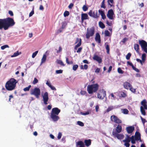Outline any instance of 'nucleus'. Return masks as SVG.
Returning a JSON list of instances; mask_svg holds the SVG:
<instances>
[{
    "label": "nucleus",
    "instance_id": "obj_1",
    "mask_svg": "<svg viewBox=\"0 0 147 147\" xmlns=\"http://www.w3.org/2000/svg\"><path fill=\"white\" fill-rule=\"evenodd\" d=\"M15 24L13 19L9 17L0 19V29L3 28L5 30H7L9 27L13 26Z\"/></svg>",
    "mask_w": 147,
    "mask_h": 147
},
{
    "label": "nucleus",
    "instance_id": "obj_2",
    "mask_svg": "<svg viewBox=\"0 0 147 147\" xmlns=\"http://www.w3.org/2000/svg\"><path fill=\"white\" fill-rule=\"evenodd\" d=\"M18 81L13 78H11L7 81L5 85L6 90L8 91H11L14 90L16 86V84Z\"/></svg>",
    "mask_w": 147,
    "mask_h": 147
},
{
    "label": "nucleus",
    "instance_id": "obj_3",
    "mask_svg": "<svg viewBox=\"0 0 147 147\" xmlns=\"http://www.w3.org/2000/svg\"><path fill=\"white\" fill-rule=\"evenodd\" d=\"M111 121L115 123L119 124L122 123V121L119 119L116 116L113 115H111L110 117ZM122 130V127L119 124L118 125L116 128V130L117 133H120Z\"/></svg>",
    "mask_w": 147,
    "mask_h": 147
},
{
    "label": "nucleus",
    "instance_id": "obj_4",
    "mask_svg": "<svg viewBox=\"0 0 147 147\" xmlns=\"http://www.w3.org/2000/svg\"><path fill=\"white\" fill-rule=\"evenodd\" d=\"M60 111V110L57 107H55L52 109L50 113V116L53 121H56L59 120V118L58 115Z\"/></svg>",
    "mask_w": 147,
    "mask_h": 147
},
{
    "label": "nucleus",
    "instance_id": "obj_5",
    "mask_svg": "<svg viewBox=\"0 0 147 147\" xmlns=\"http://www.w3.org/2000/svg\"><path fill=\"white\" fill-rule=\"evenodd\" d=\"M99 85L97 83L88 85L87 86V90L88 93L92 94L96 92L98 90Z\"/></svg>",
    "mask_w": 147,
    "mask_h": 147
},
{
    "label": "nucleus",
    "instance_id": "obj_6",
    "mask_svg": "<svg viewBox=\"0 0 147 147\" xmlns=\"http://www.w3.org/2000/svg\"><path fill=\"white\" fill-rule=\"evenodd\" d=\"M40 93V89L36 87L30 90V94L31 95H34L37 98H39Z\"/></svg>",
    "mask_w": 147,
    "mask_h": 147
},
{
    "label": "nucleus",
    "instance_id": "obj_7",
    "mask_svg": "<svg viewBox=\"0 0 147 147\" xmlns=\"http://www.w3.org/2000/svg\"><path fill=\"white\" fill-rule=\"evenodd\" d=\"M140 45L142 50L145 53H147V42L145 40H142L138 41Z\"/></svg>",
    "mask_w": 147,
    "mask_h": 147
},
{
    "label": "nucleus",
    "instance_id": "obj_8",
    "mask_svg": "<svg viewBox=\"0 0 147 147\" xmlns=\"http://www.w3.org/2000/svg\"><path fill=\"white\" fill-rule=\"evenodd\" d=\"M95 32V29L94 27H92L90 28H87L86 34V38L89 39L90 36H93Z\"/></svg>",
    "mask_w": 147,
    "mask_h": 147
},
{
    "label": "nucleus",
    "instance_id": "obj_9",
    "mask_svg": "<svg viewBox=\"0 0 147 147\" xmlns=\"http://www.w3.org/2000/svg\"><path fill=\"white\" fill-rule=\"evenodd\" d=\"M106 96V92L102 89L97 93V97L100 99H103Z\"/></svg>",
    "mask_w": 147,
    "mask_h": 147
},
{
    "label": "nucleus",
    "instance_id": "obj_10",
    "mask_svg": "<svg viewBox=\"0 0 147 147\" xmlns=\"http://www.w3.org/2000/svg\"><path fill=\"white\" fill-rule=\"evenodd\" d=\"M44 103L45 105L47 104V102L49 100L48 93L47 92H45L43 95H42Z\"/></svg>",
    "mask_w": 147,
    "mask_h": 147
},
{
    "label": "nucleus",
    "instance_id": "obj_11",
    "mask_svg": "<svg viewBox=\"0 0 147 147\" xmlns=\"http://www.w3.org/2000/svg\"><path fill=\"white\" fill-rule=\"evenodd\" d=\"M114 13L112 9H111L108 10L107 16V17L110 20H113V16Z\"/></svg>",
    "mask_w": 147,
    "mask_h": 147
},
{
    "label": "nucleus",
    "instance_id": "obj_12",
    "mask_svg": "<svg viewBox=\"0 0 147 147\" xmlns=\"http://www.w3.org/2000/svg\"><path fill=\"white\" fill-rule=\"evenodd\" d=\"M118 133L115 131H113L112 132V135L115 138L116 137L118 139H121L123 138L124 135L123 134H118Z\"/></svg>",
    "mask_w": 147,
    "mask_h": 147
},
{
    "label": "nucleus",
    "instance_id": "obj_13",
    "mask_svg": "<svg viewBox=\"0 0 147 147\" xmlns=\"http://www.w3.org/2000/svg\"><path fill=\"white\" fill-rule=\"evenodd\" d=\"M78 42V43L74 47V49L75 50H77V48L79 47L81 45L82 43V40L81 38H76V40L75 44L77 43Z\"/></svg>",
    "mask_w": 147,
    "mask_h": 147
},
{
    "label": "nucleus",
    "instance_id": "obj_14",
    "mask_svg": "<svg viewBox=\"0 0 147 147\" xmlns=\"http://www.w3.org/2000/svg\"><path fill=\"white\" fill-rule=\"evenodd\" d=\"M88 14L90 16L94 18H97L98 17L97 11L96 12H92V11L91 10L88 12Z\"/></svg>",
    "mask_w": 147,
    "mask_h": 147
},
{
    "label": "nucleus",
    "instance_id": "obj_15",
    "mask_svg": "<svg viewBox=\"0 0 147 147\" xmlns=\"http://www.w3.org/2000/svg\"><path fill=\"white\" fill-rule=\"evenodd\" d=\"M135 129V127L133 126H129L126 128V130L128 133L131 134Z\"/></svg>",
    "mask_w": 147,
    "mask_h": 147
},
{
    "label": "nucleus",
    "instance_id": "obj_16",
    "mask_svg": "<svg viewBox=\"0 0 147 147\" xmlns=\"http://www.w3.org/2000/svg\"><path fill=\"white\" fill-rule=\"evenodd\" d=\"M92 58L93 60L96 61L99 63H101L102 61L101 58L96 55H94Z\"/></svg>",
    "mask_w": 147,
    "mask_h": 147
},
{
    "label": "nucleus",
    "instance_id": "obj_17",
    "mask_svg": "<svg viewBox=\"0 0 147 147\" xmlns=\"http://www.w3.org/2000/svg\"><path fill=\"white\" fill-rule=\"evenodd\" d=\"M89 18L88 14L86 13H82L81 14V21L83 23L84 20L89 19Z\"/></svg>",
    "mask_w": 147,
    "mask_h": 147
},
{
    "label": "nucleus",
    "instance_id": "obj_18",
    "mask_svg": "<svg viewBox=\"0 0 147 147\" xmlns=\"http://www.w3.org/2000/svg\"><path fill=\"white\" fill-rule=\"evenodd\" d=\"M132 85L129 82H125L123 84L124 88L127 90H128Z\"/></svg>",
    "mask_w": 147,
    "mask_h": 147
},
{
    "label": "nucleus",
    "instance_id": "obj_19",
    "mask_svg": "<svg viewBox=\"0 0 147 147\" xmlns=\"http://www.w3.org/2000/svg\"><path fill=\"white\" fill-rule=\"evenodd\" d=\"M135 138L136 140H139L141 141V135L140 133L138 131H136L135 134Z\"/></svg>",
    "mask_w": 147,
    "mask_h": 147
},
{
    "label": "nucleus",
    "instance_id": "obj_20",
    "mask_svg": "<svg viewBox=\"0 0 147 147\" xmlns=\"http://www.w3.org/2000/svg\"><path fill=\"white\" fill-rule=\"evenodd\" d=\"M127 65L131 66L133 69L136 71V72H139V69H138L136 68V67H134L132 63L128 61H127Z\"/></svg>",
    "mask_w": 147,
    "mask_h": 147
},
{
    "label": "nucleus",
    "instance_id": "obj_21",
    "mask_svg": "<svg viewBox=\"0 0 147 147\" xmlns=\"http://www.w3.org/2000/svg\"><path fill=\"white\" fill-rule=\"evenodd\" d=\"M95 40L98 43H100L101 42L100 37L99 34L97 33L96 34L95 37Z\"/></svg>",
    "mask_w": 147,
    "mask_h": 147
},
{
    "label": "nucleus",
    "instance_id": "obj_22",
    "mask_svg": "<svg viewBox=\"0 0 147 147\" xmlns=\"http://www.w3.org/2000/svg\"><path fill=\"white\" fill-rule=\"evenodd\" d=\"M76 147H85L83 142L81 141L78 142L76 143Z\"/></svg>",
    "mask_w": 147,
    "mask_h": 147
},
{
    "label": "nucleus",
    "instance_id": "obj_23",
    "mask_svg": "<svg viewBox=\"0 0 147 147\" xmlns=\"http://www.w3.org/2000/svg\"><path fill=\"white\" fill-rule=\"evenodd\" d=\"M147 101L145 99L143 100L141 102V104L145 110H147Z\"/></svg>",
    "mask_w": 147,
    "mask_h": 147
},
{
    "label": "nucleus",
    "instance_id": "obj_24",
    "mask_svg": "<svg viewBox=\"0 0 147 147\" xmlns=\"http://www.w3.org/2000/svg\"><path fill=\"white\" fill-rule=\"evenodd\" d=\"M98 12L100 14L102 19L104 20L106 18V16L105 15L103 11L101 10H99Z\"/></svg>",
    "mask_w": 147,
    "mask_h": 147
},
{
    "label": "nucleus",
    "instance_id": "obj_25",
    "mask_svg": "<svg viewBox=\"0 0 147 147\" xmlns=\"http://www.w3.org/2000/svg\"><path fill=\"white\" fill-rule=\"evenodd\" d=\"M134 48L136 51L138 53H139V46L137 44H135L134 45Z\"/></svg>",
    "mask_w": 147,
    "mask_h": 147
},
{
    "label": "nucleus",
    "instance_id": "obj_26",
    "mask_svg": "<svg viewBox=\"0 0 147 147\" xmlns=\"http://www.w3.org/2000/svg\"><path fill=\"white\" fill-rule=\"evenodd\" d=\"M84 143L86 146L88 147L91 145V140L90 139L85 140L84 141Z\"/></svg>",
    "mask_w": 147,
    "mask_h": 147
},
{
    "label": "nucleus",
    "instance_id": "obj_27",
    "mask_svg": "<svg viewBox=\"0 0 147 147\" xmlns=\"http://www.w3.org/2000/svg\"><path fill=\"white\" fill-rule=\"evenodd\" d=\"M140 111L142 114L143 115H146V113L145 112L144 108L142 106L140 107Z\"/></svg>",
    "mask_w": 147,
    "mask_h": 147
},
{
    "label": "nucleus",
    "instance_id": "obj_28",
    "mask_svg": "<svg viewBox=\"0 0 147 147\" xmlns=\"http://www.w3.org/2000/svg\"><path fill=\"white\" fill-rule=\"evenodd\" d=\"M115 108V107L113 106H111L108 107L107 109L106 110V113H108L110 111L112 110Z\"/></svg>",
    "mask_w": 147,
    "mask_h": 147
},
{
    "label": "nucleus",
    "instance_id": "obj_29",
    "mask_svg": "<svg viewBox=\"0 0 147 147\" xmlns=\"http://www.w3.org/2000/svg\"><path fill=\"white\" fill-rule=\"evenodd\" d=\"M105 46L106 49L107 50V53L108 54L109 53L110 48L109 45L107 43H106L105 44Z\"/></svg>",
    "mask_w": 147,
    "mask_h": 147
},
{
    "label": "nucleus",
    "instance_id": "obj_30",
    "mask_svg": "<svg viewBox=\"0 0 147 147\" xmlns=\"http://www.w3.org/2000/svg\"><path fill=\"white\" fill-rule=\"evenodd\" d=\"M47 56L45 54L43 55L42 58L41 59V64H42L43 63H44L46 59Z\"/></svg>",
    "mask_w": 147,
    "mask_h": 147
},
{
    "label": "nucleus",
    "instance_id": "obj_31",
    "mask_svg": "<svg viewBox=\"0 0 147 147\" xmlns=\"http://www.w3.org/2000/svg\"><path fill=\"white\" fill-rule=\"evenodd\" d=\"M146 54L145 53H143L142 55L141 58L142 60L143 63H144L146 60Z\"/></svg>",
    "mask_w": 147,
    "mask_h": 147
},
{
    "label": "nucleus",
    "instance_id": "obj_32",
    "mask_svg": "<svg viewBox=\"0 0 147 147\" xmlns=\"http://www.w3.org/2000/svg\"><path fill=\"white\" fill-rule=\"evenodd\" d=\"M21 53V52H19L18 51H17L16 52L14 53L11 56V57H14L18 56Z\"/></svg>",
    "mask_w": 147,
    "mask_h": 147
},
{
    "label": "nucleus",
    "instance_id": "obj_33",
    "mask_svg": "<svg viewBox=\"0 0 147 147\" xmlns=\"http://www.w3.org/2000/svg\"><path fill=\"white\" fill-rule=\"evenodd\" d=\"M99 27L103 29L105 27V26L104 24L101 21H100L99 22Z\"/></svg>",
    "mask_w": 147,
    "mask_h": 147
},
{
    "label": "nucleus",
    "instance_id": "obj_34",
    "mask_svg": "<svg viewBox=\"0 0 147 147\" xmlns=\"http://www.w3.org/2000/svg\"><path fill=\"white\" fill-rule=\"evenodd\" d=\"M120 94L121 97L123 98L127 96L126 93L122 91L120 92Z\"/></svg>",
    "mask_w": 147,
    "mask_h": 147
},
{
    "label": "nucleus",
    "instance_id": "obj_35",
    "mask_svg": "<svg viewBox=\"0 0 147 147\" xmlns=\"http://www.w3.org/2000/svg\"><path fill=\"white\" fill-rule=\"evenodd\" d=\"M127 137L125 140H123V142H129L131 141V138L129 137L128 135H127Z\"/></svg>",
    "mask_w": 147,
    "mask_h": 147
},
{
    "label": "nucleus",
    "instance_id": "obj_36",
    "mask_svg": "<svg viewBox=\"0 0 147 147\" xmlns=\"http://www.w3.org/2000/svg\"><path fill=\"white\" fill-rule=\"evenodd\" d=\"M67 25V23L65 21L63 22H62V25L61 28L62 29L65 28Z\"/></svg>",
    "mask_w": 147,
    "mask_h": 147
},
{
    "label": "nucleus",
    "instance_id": "obj_37",
    "mask_svg": "<svg viewBox=\"0 0 147 147\" xmlns=\"http://www.w3.org/2000/svg\"><path fill=\"white\" fill-rule=\"evenodd\" d=\"M105 0H103L101 3L100 7L102 8H103L104 9H105L106 7L105 4Z\"/></svg>",
    "mask_w": 147,
    "mask_h": 147
},
{
    "label": "nucleus",
    "instance_id": "obj_38",
    "mask_svg": "<svg viewBox=\"0 0 147 147\" xmlns=\"http://www.w3.org/2000/svg\"><path fill=\"white\" fill-rule=\"evenodd\" d=\"M57 63L58 64H60L62 66H65V65L63 63L62 61L60 60H57Z\"/></svg>",
    "mask_w": 147,
    "mask_h": 147
},
{
    "label": "nucleus",
    "instance_id": "obj_39",
    "mask_svg": "<svg viewBox=\"0 0 147 147\" xmlns=\"http://www.w3.org/2000/svg\"><path fill=\"white\" fill-rule=\"evenodd\" d=\"M107 2L108 4L110 5L111 7L113 6V0H108Z\"/></svg>",
    "mask_w": 147,
    "mask_h": 147
},
{
    "label": "nucleus",
    "instance_id": "obj_40",
    "mask_svg": "<svg viewBox=\"0 0 147 147\" xmlns=\"http://www.w3.org/2000/svg\"><path fill=\"white\" fill-rule=\"evenodd\" d=\"M66 63L68 64H71L73 63V62L72 61H69L68 58L67 57H66Z\"/></svg>",
    "mask_w": 147,
    "mask_h": 147
},
{
    "label": "nucleus",
    "instance_id": "obj_41",
    "mask_svg": "<svg viewBox=\"0 0 147 147\" xmlns=\"http://www.w3.org/2000/svg\"><path fill=\"white\" fill-rule=\"evenodd\" d=\"M31 87V85H30L26 87L23 89V90L24 91H28L30 90V88Z\"/></svg>",
    "mask_w": 147,
    "mask_h": 147
},
{
    "label": "nucleus",
    "instance_id": "obj_42",
    "mask_svg": "<svg viewBox=\"0 0 147 147\" xmlns=\"http://www.w3.org/2000/svg\"><path fill=\"white\" fill-rule=\"evenodd\" d=\"M131 142L133 144H134L135 143V139L134 138V136H132L131 138Z\"/></svg>",
    "mask_w": 147,
    "mask_h": 147
},
{
    "label": "nucleus",
    "instance_id": "obj_43",
    "mask_svg": "<svg viewBox=\"0 0 147 147\" xmlns=\"http://www.w3.org/2000/svg\"><path fill=\"white\" fill-rule=\"evenodd\" d=\"M118 72L119 74H123L124 71H123L120 67H119L117 69Z\"/></svg>",
    "mask_w": 147,
    "mask_h": 147
},
{
    "label": "nucleus",
    "instance_id": "obj_44",
    "mask_svg": "<svg viewBox=\"0 0 147 147\" xmlns=\"http://www.w3.org/2000/svg\"><path fill=\"white\" fill-rule=\"evenodd\" d=\"M78 67V65L75 64L74 65L73 67V69L74 71H76Z\"/></svg>",
    "mask_w": 147,
    "mask_h": 147
},
{
    "label": "nucleus",
    "instance_id": "obj_45",
    "mask_svg": "<svg viewBox=\"0 0 147 147\" xmlns=\"http://www.w3.org/2000/svg\"><path fill=\"white\" fill-rule=\"evenodd\" d=\"M129 89L131 92L133 93H135L136 92V89L133 88L132 86Z\"/></svg>",
    "mask_w": 147,
    "mask_h": 147
},
{
    "label": "nucleus",
    "instance_id": "obj_46",
    "mask_svg": "<svg viewBox=\"0 0 147 147\" xmlns=\"http://www.w3.org/2000/svg\"><path fill=\"white\" fill-rule=\"evenodd\" d=\"M69 12L67 11H65L63 15L64 17H66L68 16L69 15Z\"/></svg>",
    "mask_w": 147,
    "mask_h": 147
},
{
    "label": "nucleus",
    "instance_id": "obj_47",
    "mask_svg": "<svg viewBox=\"0 0 147 147\" xmlns=\"http://www.w3.org/2000/svg\"><path fill=\"white\" fill-rule=\"evenodd\" d=\"M38 52V51H35L34 53H33L32 55V58H34L37 54Z\"/></svg>",
    "mask_w": 147,
    "mask_h": 147
},
{
    "label": "nucleus",
    "instance_id": "obj_48",
    "mask_svg": "<svg viewBox=\"0 0 147 147\" xmlns=\"http://www.w3.org/2000/svg\"><path fill=\"white\" fill-rule=\"evenodd\" d=\"M123 113L124 114H127L128 113V110L127 109H123Z\"/></svg>",
    "mask_w": 147,
    "mask_h": 147
},
{
    "label": "nucleus",
    "instance_id": "obj_49",
    "mask_svg": "<svg viewBox=\"0 0 147 147\" xmlns=\"http://www.w3.org/2000/svg\"><path fill=\"white\" fill-rule=\"evenodd\" d=\"M128 40V38H125L123 39L121 41V42L123 44Z\"/></svg>",
    "mask_w": 147,
    "mask_h": 147
},
{
    "label": "nucleus",
    "instance_id": "obj_50",
    "mask_svg": "<svg viewBox=\"0 0 147 147\" xmlns=\"http://www.w3.org/2000/svg\"><path fill=\"white\" fill-rule=\"evenodd\" d=\"M131 56V54L130 53H128L126 56V59L127 60L129 59Z\"/></svg>",
    "mask_w": 147,
    "mask_h": 147
},
{
    "label": "nucleus",
    "instance_id": "obj_51",
    "mask_svg": "<svg viewBox=\"0 0 147 147\" xmlns=\"http://www.w3.org/2000/svg\"><path fill=\"white\" fill-rule=\"evenodd\" d=\"M110 32L107 30H105V36H110Z\"/></svg>",
    "mask_w": 147,
    "mask_h": 147
},
{
    "label": "nucleus",
    "instance_id": "obj_52",
    "mask_svg": "<svg viewBox=\"0 0 147 147\" xmlns=\"http://www.w3.org/2000/svg\"><path fill=\"white\" fill-rule=\"evenodd\" d=\"M77 124L81 126H83L84 125V123L82 122L79 121L77 122Z\"/></svg>",
    "mask_w": 147,
    "mask_h": 147
},
{
    "label": "nucleus",
    "instance_id": "obj_53",
    "mask_svg": "<svg viewBox=\"0 0 147 147\" xmlns=\"http://www.w3.org/2000/svg\"><path fill=\"white\" fill-rule=\"evenodd\" d=\"M9 46L8 45H3V46H2L1 47V49L2 50H4L6 48H9Z\"/></svg>",
    "mask_w": 147,
    "mask_h": 147
},
{
    "label": "nucleus",
    "instance_id": "obj_54",
    "mask_svg": "<svg viewBox=\"0 0 147 147\" xmlns=\"http://www.w3.org/2000/svg\"><path fill=\"white\" fill-rule=\"evenodd\" d=\"M83 10L84 11H86L88 9V7L85 5H84L82 7Z\"/></svg>",
    "mask_w": 147,
    "mask_h": 147
},
{
    "label": "nucleus",
    "instance_id": "obj_55",
    "mask_svg": "<svg viewBox=\"0 0 147 147\" xmlns=\"http://www.w3.org/2000/svg\"><path fill=\"white\" fill-rule=\"evenodd\" d=\"M125 142L124 145L126 147H129L130 146V144L129 142Z\"/></svg>",
    "mask_w": 147,
    "mask_h": 147
},
{
    "label": "nucleus",
    "instance_id": "obj_56",
    "mask_svg": "<svg viewBox=\"0 0 147 147\" xmlns=\"http://www.w3.org/2000/svg\"><path fill=\"white\" fill-rule=\"evenodd\" d=\"M38 81L37 79L34 78V80L33 81L32 83L34 84H36L38 82Z\"/></svg>",
    "mask_w": 147,
    "mask_h": 147
},
{
    "label": "nucleus",
    "instance_id": "obj_57",
    "mask_svg": "<svg viewBox=\"0 0 147 147\" xmlns=\"http://www.w3.org/2000/svg\"><path fill=\"white\" fill-rule=\"evenodd\" d=\"M80 114L82 115H88L89 114V112L88 111H87L85 113L81 112Z\"/></svg>",
    "mask_w": 147,
    "mask_h": 147
},
{
    "label": "nucleus",
    "instance_id": "obj_58",
    "mask_svg": "<svg viewBox=\"0 0 147 147\" xmlns=\"http://www.w3.org/2000/svg\"><path fill=\"white\" fill-rule=\"evenodd\" d=\"M106 24L109 26H112V24L111 22H109L107 20H106Z\"/></svg>",
    "mask_w": 147,
    "mask_h": 147
},
{
    "label": "nucleus",
    "instance_id": "obj_59",
    "mask_svg": "<svg viewBox=\"0 0 147 147\" xmlns=\"http://www.w3.org/2000/svg\"><path fill=\"white\" fill-rule=\"evenodd\" d=\"M63 72V70L61 69L57 70L56 71V73L57 74H61Z\"/></svg>",
    "mask_w": 147,
    "mask_h": 147
},
{
    "label": "nucleus",
    "instance_id": "obj_60",
    "mask_svg": "<svg viewBox=\"0 0 147 147\" xmlns=\"http://www.w3.org/2000/svg\"><path fill=\"white\" fill-rule=\"evenodd\" d=\"M140 118L142 120L143 123L144 124L146 122V120L145 119L143 118L141 116H140Z\"/></svg>",
    "mask_w": 147,
    "mask_h": 147
},
{
    "label": "nucleus",
    "instance_id": "obj_61",
    "mask_svg": "<svg viewBox=\"0 0 147 147\" xmlns=\"http://www.w3.org/2000/svg\"><path fill=\"white\" fill-rule=\"evenodd\" d=\"M80 93L81 95H84L86 94V92L85 91L81 90L80 92Z\"/></svg>",
    "mask_w": 147,
    "mask_h": 147
},
{
    "label": "nucleus",
    "instance_id": "obj_62",
    "mask_svg": "<svg viewBox=\"0 0 147 147\" xmlns=\"http://www.w3.org/2000/svg\"><path fill=\"white\" fill-rule=\"evenodd\" d=\"M62 134L61 132H59L58 134L57 138L58 139H60L62 136Z\"/></svg>",
    "mask_w": 147,
    "mask_h": 147
},
{
    "label": "nucleus",
    "instance_id": "obj_63",
    "mask_svg": "<svg viewBox=\"0 0 147 147\" xmlns=\"http://www.w3.org/2000/svg\"><path fill=\"white\" fill-rule=\"evenodd\" d=\"M34 13V10L33 9L32 11L30 13L29 16L30 17L32 16Z\"/></svg>",
    "mask_w": 147,
    "mask_h": 147
},
{
    "label": "nucleus",
    "instance_id": "obj_64",
    "mask_svg": "<svg viewBox=\"0 0 147 147\" xmlns=\"http://www.w3.org/2000/svg\"><path fill=\"white\" fill-rule=\"evenodd\" d=\"M62 50V48L61 47H59V49L57 51V53H58L61 52Z\"/></svg>",
    "mask_w": 147,
    "mask_h": 147
}]
</instances>
